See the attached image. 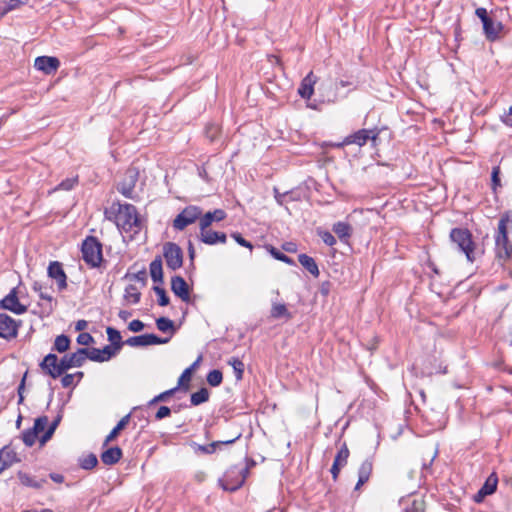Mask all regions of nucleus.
Instances as JSON below:
<instances>
[{
  "mask_svg": "<svg viewBox=\"0 0 512 512\" xmlns=\"http://www.w3.org/2000/svg\"><path fill=\"white\" fill-rule=\"evenodd\" d=\"M130 414L125 415L121 420L117 423V425L111 430V432L106 436L104 445H107L109 442L113 441L119 432L123 430L129 423Z\"/></svg>",
  "mask_w": 512,
  "mask_h": 512,
  "instance_id": "nucleus-35",
  "label": "nucleus"
},
{
  "mask_svg": "<svg viewBox=\"0 0 512 512\" xmlns=\"http://www.w3.org/2000/svg\"><path fill=\"white\" fill-rule=\"evenodd\" d=\"M48 424V418L46 416H41V417H38L35 422H34V426H33V430L39 434L41 432H43L46 428Z\"/></svg>",
  "mask_w": 512,
  "mask_h": 512,
  "instance_id": "nucleus-52",
  "label": "nucleus"
},
{
  "mask_svg": "<svg viewBox=\"0 0 512 512\" xmlns=\"http://www.w3.org/2000/svg\"><path fill=\"white\" fill-rule=\"evenodd\" d=\"M206 380H207L208 384L211 385L212 387H217L223 381V374L218 369L211 370L207 374Z\"/></svg>",
  "mask_w": 512,
  "mask_h": 512,
  "instance_id": "nucleus-42",
  "label": "nucleus"
},
{
  "mask_svg": "<svg viewBox=\"0 0 512 512\" xmlns=\"http://www.w3.org/2000/svg\"><path fill=\"white\" fill-rule=\"evenodd\" d=\"M241 437V434L239 433L236 437L230 439V440H226V441H215V442H212L210 444H207V445H200V444H195L196 446V451H200L204 454H213L215 451H216V447H218L219 445H228V444H232L234 443L235 441H237L239 438Z\"/></svg>",
  "mask_w": 512,
  "mask_h": 512,
  "instance_id": "nucleus-29",
  "label": "nucleus"
},
{
  "mask_svg": "<svg viewBox=\"0 0 512 512\" xmlns=\"http://www.w3.org/2000/svg\"><path fill=\"white\" fill-rule=\"evenodd\" d=\"M248 472L249 467H231L225 472L223 478L219 479V485L225 491L234 492L242 487L247 478Z\"/></svg>",
  "mask_w": 512,
  "mask_h": 512,
  "instance_id": "nucleus-5",
  "label": "nucleus"
},
{
  "mask_svg": "<svg viewBox=\"0 0 512 512\" xmlns=\"http://www.w3.org/2000/svg\"><path fill=\"white\" fill-rule=\"evenodd\" d=\"M60 420H61V416L60 415H58L57 418L55 420H53V422L51 423V425L49 426L47 431L42 436V438L40 440L41 443H45L47 440H49L52 437V435H53L55 429L57 428Z\"/></svg>",
  "mask_w": 512,
  "mask_h": 512,
  "instance_id": "nucleus-50",
  "label": "nucleus"
},
{
  "mask_svg": "<svg viewBox=\"0 0 512 512\" xmlns=\"http://www.w3.org/2000/svg\"><path fill=\"white\" fill-rule=\"evenodd\" d=\"M0 307L17 315H21L27 311V307L19 302L17 288L10 290V292L0 301Z\"/></svg>",
  "mask_w": 512,
  "mask_h": 512,
  "instance_id": "nucleus-12",
  "label": "nucleus"
},
{
  "mask_svg": "<svg viewBox=\"0 0 512 512\" xmlns=\"http://www.w3.org/2000/svg\"><path fill=\"white\" fill-rule=\"evenodd\" d=\"M171 290L182 301L188 302L190 300L189 287L183 277H181V276H173L172 277Z\"/></svg>",
  "mask_w": 512,
  "mask_h": 512,
  "instance_id": "nucleus-22",
  "label": "nucleus"
},
{
  "mask_svg": "<svg viewBox=\"0 0 512 512\" xmlns=\"http://www.w3.org/2000/svg\"><path fill=\"white\" fill-rule=\"evenodd\" d=\"M60 66V61L56 57L39 56L35 59L34 67L44 72L45 74H52L57 71Z\"/></svg>",
  "mask_w": 512,
  "mask_h": 512,
  "instance_id": "nucleus-17",
  "label": "nucleus"
},
{
  "mask_svg": "<svg viewBox=\"0 0 512 512\" xmlns=\"http://www.w3.org/2000/svg\"><path fill=\"white\" fill-rule=\"evenodd\" d=\"M178 390V387H174L172 389L166 390L157 396H155L152 400L149 401V405H154L158 402L166 401L168 397L174 395V393Z\"/></svg>",
  "mask_w": 512,
  "mask_h": 512,
  "instance_id": "nucleus-48",
  "label": "nucleus"
},
{
  "mask_svg": "<svg viewBox=\"0 0 512 512\" xmlns=\"http://www.w3.org/2000/svg\"><path fill=\"white\" fill-rule=\"evenodd\" d=\"M141 293L135 285H128L125 288L124 299L130 303L137 304L140 301Z\"/></svg>",
  "mask_w": 512,
  "mask_h": 512,
  "instance_id": "nucleus-40",
  "label": "nucleus"
},
{
  "mask_svg": "<svg viewBox=\"0 0 512 512\" xmlns=\"http://www.w3.org/2000/svg\"><path fill=\"white\" fill-rule=\"evenodd\" d=\"M39 366L45 374L53 379L60 377L64 373L63 367L61 366V359L59 360L57 355L52 353L46 355Z\"/></svg>",
  "mask_w": 512,
  "mask_h": 512,
  "instance_id": "nucleus-9",
  "label": "nucleus"
},
{
  "mask_svg": "<svg viewBox=\"0 0 512 512\" xmlns=\"http://www.w3.org/2000/svg\"><path fill=\"white\" fill-rule=\"evenodd\" d=\"M47 274L51 279H54L56 281L59 291H62L67 288V276L60 262H50L47 269Z\"/></svg>",
  "mask_w": 512,
  "mask_h": 512,
  "instance_id": "nucleus-15",
  "label": "nucleus"
},
{
  "mask_svg": "<svg viewBox=\"0 0 512 512\" xmlns=\"http://www.w3.org/2000/svg\"><path fill=\"white\" fill-rule=\"evenodd\" d=\"M143 328L144 323L140 320H133L128 325V329L132 332H140Z\"/></svg>",
  "mask_w": 512,
  "mask_h": 512,
  "instance_id": "nucleus-60",
  "label": "nucleus"
},
{
  "mask_svg": "<svg viewBox=\"0 0 512 512\" xmlns=\"http://www.w3.org/2000/svg\"><path fill=\"white\" fill-rule=\"evenodd\" d=\"M70 346V339L66 335H59L54 341V349L59 353L66 352Z\"/></svg>",
  "mask_w": 512,
  "mask_h": 512,
  "instance_id": "nucleus-41",
  "label": "nucleus"
},
{
  "mask_svg": "<svg viewBox=\"0 0 512 512\" xmlns=\"http://www.w3.org/2000/svg\"><path fill=\"white\" fill-rule=\"evenodd\" d=\"M270 316L273 319H282L286 320L292 319V314L288 311L287 306L283 303L273 302L270 310Z\"/></svg>",
  "mask_w": 512,
  "mask_h": 512,
  "instance_id": "nucleus-32",
  "label": "nucleus"
},
{
  "mask_svg": "<svg viewBox=\"0 0 512 512\" xmlns=\"http://www.w3.org/2000/svg\"><path fill=\"white\" fill-rule=\"evenodd\" d=\"M226 212L222 209H215L200 216L199 229L209 228L213 222H220L226 218Z\"/></svg>",
  "mask_w": 512,
  "mask_h": 512,
  "instance_id": "nucleus-24",
  "label": "nucleus"
},
{
  "mask_svg": "<svg viewBox=\"0 0 512 512\" xmlns=\"http://www.w3.org/2000/svg\"><path fill=\"white\" fill-rule=\"evenodd\" d=\"M502 29V23L494 21L491 17L489 21H485L483 24L484 34L489 41H495L499 37Z\"/></svg>",
  "mask_w": 512,
  "mask_h": 512,
  "instance_id": "nucleus-26",
  "label": "nucleus"
},
{
  "mask_svg": "<svg viewBox=\"0 0 512 512\" xmlns=\"http://www.w3.org/2000/svg\"><path fill=\"white\" fill-rule=\"evenodd\" d=\"M82 258L91 268L100 267L103 261L102 244L94 236H88L82 243Z\"/></svg>",
  "mask_w": 512,
  "mask_h": 512,
  "instance_id": "nucleus-3",
  "label": "nucleus"
},
{
  "mask_svg": "<svg viewBox=\"0 0 512 512\" xmlns=\"http://www.w3.org/2000/svg\"><path fill=\"white\" fill-rule=\"evenodd\" d=\"M21 459L18 457L15 450L6 445L0 449V474L11 467L13 464L20 462Z\"/></svg>",
  "mask_w": 512,
  "mask_h": 512,
  "instance_id": "nucleus-20",
  "label": "nucleus"
},
{
  "mask_svg": "<svg viewBox=\"0 0 512 512\" xmlns=\"http://www.w3.org/2000/svg\"><path fill=\"white\" fill-rule=\"evenodd\" d=\"M475 14L478 18L482 21V24L485 23V21H489L490 17L488 16L487 10L483 7L477 8L475 11Z\"/></svg>",
  "mask_w": 512,
  "mask_h": 512,
  "instance_id": "nucleus-61",
  "label": "nucleus"
},
{
  "mask_svg": "<svg viewBox=\"0 0 512 512\" xmlns=\"http://www.w3.org/2000/svg\"><path fill=\"white\" fill-rule=\"evenodd\" d=\"M316 83V77L313 72H309L301 81L298 88V93L303 99H310L314 92V84Z\"/></svg>",
  "mask_w": 512,
  "mask_h": 512,
  "instance_id": "nucleus-25",
  "label": "nucleus"
},
{
  "mask_svg": "<svg viewBox=\"0 0 512 512\" xmlns=\"http://www.w3.org/2000/svg\"><path fill=\"white\" fill-rule=\"evenodd\" d=\"M273 191H274L275 200L280 206H284L285 203L288 202V200H290V201L296 200V198L293 197L292 192L280 193L276 187H274Z\"/></svg>",
  "mask_w": 512,
  "mask_h": 512,
  "instance_id": "nucleus-45",
  "label": "nucleus"
},
{
  "mask_svg": "<svg viewBox=\"0 0 512 512\" xmlns=\"http://www.w3.org/2000/svg\"><path fill=\"white\" fill-rule=\"evenodd\" d=\"M267 250L269 251V253L276 259V260H279V261H282L286 264H289V265H294L295 262L293 261L292 258L288 257L287 255H285L284 253L280 252L278 249H276L274 246L272 245H269L267 246Z\"/></svg>",
  "mask_w": 512,
  "mask_h": 512,
  "instance_id": "nucleus-43",
  "label": "nucleus"
},
{
  "mask_svg": "<svg viewBox=\"0 0 512 512\" xmlns=\"http://www.w3.org/2000/svg\"><path fill=\"white\" fill-rule=\"evenodd\" d=\"M502 122L505 125L512 127V105L510 106L508 112L502 117Z\"/></svg>",
  "mask_w": 512,
  "mask_h": 512,
  "instance_id": "nucleus-62",
  "label": "nucleus"
},
{
  "mask_svg": "<svg viewBox=\"0 0 512 512\" xmlns=\"http://www.w3.org/2000/svg\"><path fill=\"white\" fill-rule=\"evenodd\" d=\"M378 135H379V132L376 130L360 129V130L356 131L355 133L345 137L341 146L356 144V145L362 147L367 143L368 140H372L373 142H375Z\"/></svg>",
  "mask_w": 512,
  "mask_h": 512,
  "instance_id": "nucleus-10",
  "label": "nucleus"
},
{
  "mask_svg": "<svg viewBox=\"0 0 512 512\" xmlns=\"http://www.w3.org/2000/svg\"><path fill=\"white\" fill-rule=\"evenodd\" d=\"M199 239L206 245H216L218 243L225 244L227 236L224 232L214 231L209 227L200 230Z\"/></svg>",
  "mask_w": 512,
  "mask_h": 512,
  "instance_id": "nucleus-19",
  "label": "nucleus"
},
{
  "mask_svg": "<svg viewBox=\"0 0 512 512\" xmlns=\"http://www.w3.org/2000/svg\"><path fill=\"white\" fill-rule=\"evenodd\" d=\"M139 178V171L136 167H129L123 176V179L118 183L117 190L124 197L132 199L134 188Z\"/></svg>",
  "mask_w": 512,
  "mask_h": 512,
  "instance_id": "nucleus-8",
  "label": "nucleus"
},
{
  "mask_svg": "<svg viewBox=\"0 0 512 512\" xmlns=\"http://www.w3.org/2000/svg\"><path fill=\"white\" fill-rule=\"evenodd\" d=\"M320 237L322 239V241L328 245V246H333L336 244V239L335 237L328 231H325V232H321L320 233Z\"/></svg>",
  "mask_w": 512,
  "mask_h": 512,
  "instance_id": "nucleus-56",
  "label": "nucleus"
},
{
  "mask_svg": "<svg viewBox=\"0 0 512 512\" xmlns=\"http://www.w3.org/2000/svg\"><path fill=\"white\" fill-rule=\"evenodd\" d=\"M17 476L22 485H24L26 487H31L34 489H40L46 483L45 479L37 480L34 477H32L31 475H29L23 471H19L17 473Z\"/></svg>",
  "mask_w": 512,
  "mask_h": 512,
  "instance_id": "nucleus-30",
  "label": "nucleus"
},
{
  "mask_svg": "<svg viewBox=\"0 0 512 512\" xmlns=\"http://www.w3.org/2000/svg\"><path fill=\"white\" fill-rule=\"evenodd\" d=\"M104 216L125 232L138 233L141 229V221L137 209L132 204L114 202L105 209Z\"/></svg>",
  "mask_w": 512,
  "mask_h": 512,
  "instance_id": "nucleus-1",
  "label": "nucleus"
},
{
  "mask_svg": "<svg viewBox=\"0 0 512 512\" xmlns=\"http://www.w3.org/2000/svg\"><path fill=\"white\" fill-rule=\"evenodd\" d=\"M94 342V338L87 332H82L77 337V343L83 346L90 345Z\"/></svg>",
  "mask_w": 512,
  "mask_h": 512,
  "instance_id": "nucleus-53",
  "label": "nucleus"
},
{
  "mask_svg": "<svg viewBox=\"0 0 512 512\" xmlns=\"http://www.w3.org/2000/svg\"><path fill=\"white\" fill-rule=\"evenodd\" d=\"M150 275L154 282H163V268H162V259L160 256L155 257L150 263Z\"/></svg>",
  "mask_w": 512,
  "mask_h": 512,
  "instance_id": "nucleus-33",
  "label": "nucleus"
},
{
  "mask_svg": "<svg viewBox=\"0 0 512 512\" xmlns=\"http://www.w3.org/2000/svg\"><path fill=\"white\" fill-rule=\"evenodd\" d=\"M100 457L105 465H114L122 458V450L118 446L111 447L102 452Z\"/></svg>",
  "mask_w": 512,
  "mask_h": 512,
  "instance_id": "nucleus-28",
  "label": "nucleus"
},
{
  "mask_svg": "<svg viewBox=\"0 0 512 512\" xmlns=\"http://www.w3.org/2000/svg\"><path fill=\"white\" fill-rule=\"evenodd\" d=\"M202 209L196 205L186 206L173 220L172 227L176 231H183L189 225L200 221Z\"/></svg>",
  "mask_w": 512,
  "mask_h": 512,
  "instance_id": "nucleus-6",
  "label": "nucleus"
},
{
  "mask_svg": "<svg viewBox=\"0 0 512 512\" xmlns=\"http://www.w3.org/2000/svg\"><path fill=\"white\" fill-rule=\"evenodd\" d=\"M134 279L139 281V282H142L143 284L146 283V279H147V274H146V271H139L138 273L134 274Z\"/></svg>",
  "mask_w": 512,
  "mask_h": 512,
  "instance_id": "nucleus-63",
  "label": "nucleus"
},
{
  "mask_svg": "<svg viewBox=\"0 0 512 512\" xmlns=\"http://www.w3.org/2000/svg\"><path fill=\"white\" fill-rule=\"evenodd\" d=\"M153 291L157 294L158 296V304L160 306H167L170 302V299L169 297L167 296V293L165 291L164 288L160 287V286H154L153 287Z\"/></svg>",
  "mask_w": 512,
  "mask_h": 512,
  "instance_id": "nucleus-47",
  "label": "nucleus"
},
{
  "mask_svg": "<svg viewBox=\"0 0 512 512\" xmlns=\"http://www.w3.org/2000/svg\"><path fill=\"white\" fill-rule=\"evenodd\" d=\"M77 184V178H67L59 183L55 190L69 191Z\"/></svg>",
  "mask_w": 512,
  "mask_h": 512,
  "instance_id": "nucleus-51",
  "label": "nucleus"
},
{
  "mask_svg": "<svg viewBox=\"0 0 512 512\" xmlns=\"http://www.w3.org/2000/svg\"><path fill=\"white\" fill-rule=\"evenodd\" d=\"M156 326L158 330H160L163 333L170 332L171 335L175 333V326L174 322L167 318V317H160L156 320Z\"/></svg>",
  "mask_w": 512,
  "mask_h": 512,
  "instance_id": "nucleus-39",
  "label": "nucleus"
},
{
  "mask_svg": "<svg viewBox=\"0 0 512 512\" xmlns=\"http://www.w3.org/2000/svg\"><path fill=\"white\" fill-rule=\"evenodd\" d=\"M332 230L339 237V239L345 243L348 242L352 232L350 224L342 221L335 223Z\"/></svg>",
  "mask_w": 512,
  "mask_h": 512,
  "instance_id": "nucleus-31",
  "label": "nucleus"
},
{
  "mask_svg": "<svg viewBox=\"0 0 512 512\" xmlns=\"http://www.w3.org/2000/svg\"><path fill=\"white\" fill-rule=\"evenodd\" d=\"M171 414V409L167 406H161L156 412L155 418L157 420H162L165 417H168Z\"/></svg>",
  "mask_w": 512,
  "mask_h": 512,
  "instance_id": "nucleus-59",
  "label": "nucleus"
},
{
  "mask_svg": "<svg viewBox=\"0 0 512 512\" xmlns=\"http://www.w3.org/2000/svg\"><path fill=\"white\" fill-rule=\"evenodd\" d=\"M97 463H98V459H97L96 455L93 453H90V454L84 456L80 460V466H81V468H83L85 470L93 469L97 465Z\"/></svg>",
  "mask_w": 512,
  "mask_h": 512,
  "instance_id": "nucleus-44",
  "label": "nucleus"
},
{
  "mask_svg": "<svg viewBox=\"0 0 512 512\" xmlns=\"http://www.w3.org/2000/svg\"><path fill=\"white\" fill-rule=\"evenodd\" d=\"M88 326V322L86 320H78L75 324L76 331H83Z\"/></svg>",
  "mask_w": 512,
  "mask_h": 512,
  "instance_id": "nucleus-64",
  "label": "nucleus"
},
{
  "mask_svg": "<svg viewBox=\"0 0 512 512\" xmlns=\"http://www.w3.org/2000/svg\"><path fill=\"white\" fill-rule=\"evenodd\" d=\"M117 354L116 349L111 345H106L103 349L87 348V358L94 362H105Z\"/></svg>",
  "mask_w": 512,
  "mask_h": 512,
  "instance_id": "nucleus-18",
  "label": "nucleus"
},
{
  "mask_svg": "<svg viewBox=\"0 0 512 512\" xmlns=\"http://www.w3.org/2000/svg\"><path fill=\"white\" fill-rule=\"evenodd\" d=\"M19 324L5 313H0V338L11 340L17 337Z\"/></svg>",
  "mask_w": 512,
  "mask_h": 512,
  "instance_id": "nucleus-11",
  "label": "nucleus"
},
{
  "mask_svg": "<svg viewBox=\"0 0 512 512\" xmlns=\"http://www.w3.org/2000/svg\"><path fill=\"white\" fill-rule=\"evenodd\" d=\"M169 341V338H160L155 334H143L139 336H133L125 341V344L131 347L137 346H149L165 344Z\"/></svg>",
  "mask_w": 512,
  "mask_h": 512,
  "instance_id": "nucleus-14",
  "label": "nucleus"
},
{
  "mask_svg": "<svg viewBox=\"0 0 512 512\" xmlns=\"http://www.w3.org/2000/svg\"><path fill=\"white\" fill-rule=\"evenodd\" d=\"M298 260H299L300 264L307 271H309L314 277L319 276V274H320L319 268H318V265H317L316 261L314 260V258L308 256L307 254H300L298 256Z\"/></svg>",
  "mask_w": 512,
  "mask_h": 512,
  "instance_id": "nucleus-34",
  "label": "nucleus"
},
{
  "mask_svg": "<svg viewBox=\"0 0 512 512\" xmlns=\"http://www.w3.org/2000/svg\"><path fill=\"white\" fill-rule=\"evenodd\" d=\"M191 369H185L178 379V388L181 387L184 391L189 389V382L191 380Z\"/></svg>",
  "mask_w": 512,
  "mask_h": 512,
  "instance_id": "nucleus-46",
  "label": "nucleus"
},
{
  "mask_svg": "<svg viewBox=\"0 0 512 512\" xmlns=\"http://www.w3.org/2000/svg\"><path fill=\"white\" fill-rule=\"evenodd\" d=\"M349 455L350 451L347 447V444L343 443L341 448L337 452L332 467L330 469L334 481L338 479L341 469L347 465Z\"/></svg>",
  "mask_w": 512,
  "mask_h": 512,
  "instance_id": "nucleus-16",
  "label": "nucleus"
},
{
  "mask_svg": "<svg viewBox=\"0 0 512 512\" xmlns=\"http://www.w3.org/2000/svg\"><path fill=\"white\" fill-rule=\"evenodd\" d=\"M497 484L498 477L496 473H492L488 476L483 486L475 494L474 501L477 503L482 502L486 496L493 494L496 491Z\"/></svg>",
  "mask_w": 512,
  "mask_h": 512,
  "instance_id": "nucleus-21",
  "label": "nucleus"
},
{
  "mask_svg": "<svg viewBox=\"0 0 512 512\" xmlns=\"http://www.w3.org/2000/svg\"><path fill=\"white\" fill-rule=\"evenodd\" d=\"M509 222H512V216L509 212H505L499 219L497 231L494 235L495 256L498 261L503 263L512 258V242L508 236Z\"/></svg>",
  "mask_w": 512,
  "mask_h": 512,
  "instance_id": "nucleus-2",
  "label": "nucleus"
},
{
  "mask_svg": "<svg viewBox=\"0 0 512 512\" xmlns=\"http://www.w3.org/2000/svg\"><path fill=\"white\" fill-rule=\"evenodd\" d=\"M499 175H500V167L499 166L493 167L492 174H491L493 190H496L497 187L501 186Z\"/></svg>",
  "mask_w": 512,
  "mask_h": 512,
  "instance_id": "nucleus-54",
  "label": "nucleus"
},
{
  "mask_svg": "<svg viewBox=\"0 0 512 512\" xmlns=\"http://www.w3.org/2000/svg\"><path fill=\"white\" fill-rule=\"evenodd\" d=\"M38 434L33 429H28L23 432L22 439L26 446L31 447L35 444Z\"/></svg>",
  "mask_w": 512,
  "mask_h": 512,
  "instance_id": "nucleus-49",
  "label": "nucleus"
},
{
  "mask_svg": "<svg viewBox=\"0 0 512 512\" xmlns=\"http://www.w3.org/2000/svg\"><path fill=\"white\" fill-rule=\"evenodd\" d=\"M373 469V463L370 459L364 460L358 470V482L355 486V490L360 489L370 478Z\"/></svg>",
  "mask_w": 512,
  "mask_h": 512,
  "instance_id": "nucleus-27",
  "label": "nucleus"
},
{
  "mask_svg": "<svg viewBox=\"0 0 512 512\" xmlns=\"http://www.w3.org/2000/svg\"><path fill=\"white\" fill-rule=\"evenodd\" d=\"M23 3V0H5V7L3 8L2 14L8 13Z\"/></svg>",
  "mask_w": 512,
  "mask_h": 512,
  "instance_id": "nucleus-55",
  "label": "nucleus"
},
{
  "mask_svg": "<svg viewBox=\"0 0 512 512\" xmlns=\"http://www.w3.org/2000/svg\"><path fill=\"white\" fill-rule=\"evenodd\" d=\"M86 359L87 348H79L74 353L64 355L61 358V366L63 367V371L66 372L73 367H81Z\"/></svg>",
  "mask_w": 512,
  "mask_h": 512,
  "instance_id": "nucleus-13",
  "label": "nucleus"
},
{
  "mask_svg": "<svg viewBox=\"0 0 512 512\" xmlns=\"http://www.w3.org/2000/svg\"><path fill=\"white\" fill-rule=\"evenodd\" d=\"M106 333L108 335V340L112 343V347L113 349H116V352H118L122 346H123V342H122V337H121V334L118 330H116L115 328H112V327H108L106 329Z\"/></svg>",
  "mask_w": 512,
  "mask_h": 512,
  "instance_id": "nucleus-36",
  "label": "nucleus"
},
{
  "mask_svg": "<svg viewBox=\"0 0 512 512\" xmlns=\"http://www.w3.org/2000/svg\"><path fill=\"white\" fill-rule=\"evenodd\" d=\"M232 237L235 239V241L239 245H241L243 247H246V248H249L250 250H252V248H253L252 244L249 241H247L246 239H244L240 233H233Z\"/></svg>",
  "mask_w": 512,
  "mask_h": 512,
  "instance_id": "nucleus-57",
  "label": "nucleus"
},
{
  "mask_svg": "<svg viewBox=\"0 0 512 512\" xmlns=\"http://www.w3.org/2000/svg\"><path fill=\"white\" fill-rule=\"evenodd\" d=\"M32 289L39 294L40 299L45 301V303L42 304L43 310L47 314H50L54 309V298L47 293V287L43 283L35 281L32 285Z\"/></svg>",
  "mask_w": 512,
  "mask_h": 512,
  "instance_id": "nucleus-23",
  "label": "nucleus"
},
{
  "mask_svg": "<svg viewBox=\"0 0 512 512\" xmlns=\"http://www.w3.org/2000/svg\"><path fill=\"white\" fill-rule=\"evenodd\" d=\"M451 241L463 252L468 261H474L475 243L472 240L471 232L466 228H453L450 232Z\"/></svg>",
  "mask_w": 512,
  "mask_h": 512,
  "instance_id": "nucleus-4",
  "label": "nucleus"
},
{
  "mask_svg": "<svg viewBox=\"0 0 512 512\" xmlns=\"http://www.w3.org/2000/svg\"><path fill=\"white\" fill-rule=\"evenodd\" d=\"M163 257L166 265L172 271H175L183 265V251L181 247L174 242H166L163 245Z\"/></svg>",
  "mask_w": 512,
  "mask_h": 512,
  "instance_id": "nucleus-7",
  "label": "nucleus"
},
{
  "mask_svg": "<svg viewBox=\"0 0 512 512\" xmlns=\"http://www.w3.org/2000/svg\"><path fill=\"white\" fill-rule=\"evenodd\" d=\"M228 365H230L235 374L236 380H242L244 374V363L238 357H231L227 361Z\"/></svg>",
  "mask_w": 512,
  "mask_h": 512,
  "instance_id": "nucleus-38",
  "label": "nucleus"
},
{
  "mask_svg": "<svg viewBox=\"0 0 512 512\" xmlns=\"http://www.w3.org/2000/svg\"><path fill=\"white\" fill-rule=\"evenodd\" d=\"M209 391L207 388L202 387L197 392H194L191 394L190 401L191 405L198 406L201 405L209 400Z\"/></svg>",
  "mask_w": 512,
  "mask_h": 512,
  "instance_id": "nucleus-37",
  "label": "nucleus"
},
{
  "mask_svg": "<svg viewBox=\"0 0 512 512\" xmlns=\"http://www.w3.org/2000/svg\"><path fill=\"white\" fill-rule=\"evenodd\" d=\"M77 382H75V375L72 374H66L61 379V384L64 388H68L70 386L75 385Z\"/></svg>",
  "mask_w": 512,
  "mask_h": 512,
  "instance_id": "nucleus-58",
  "label": "nucleus"
}]
</instances>
